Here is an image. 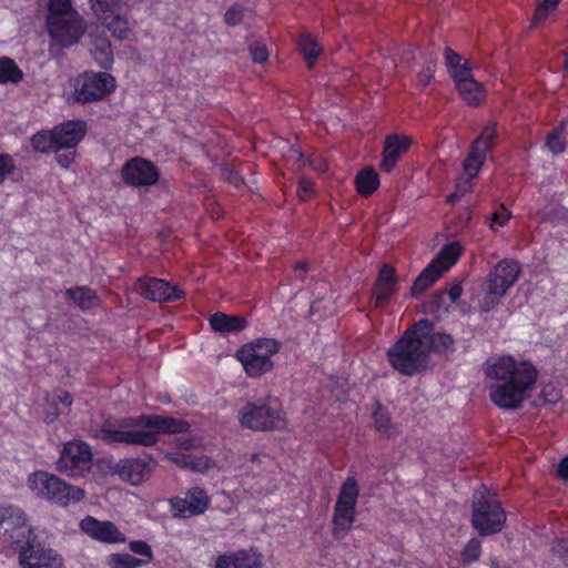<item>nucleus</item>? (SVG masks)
Listing matches in <instances>:
<instances>
[{
  "mask_svg": "<svg viewBox=\"0 0 568 568\" xmlns=\"http://www.w3.org/2000/svg\"><path fill=\"white\" fill-rule=\"evenodd\" d=\"M559 2L560 0H537L531 27L542 23L550 14L557 10Z\"/></svg>",
  "mask_w": 568,
  "mask_h": 568,
  "instance_id": "obj_40",
  "label": "nucleus"
},
{
  "mask_svg": "<svg viewBox=\"0 0 568 568\" xmlns=\"http://www.w3.org/2000/svg\"><path fill=\"white\" fill-rule=\"evenodd\" d=\"M58 150L74 149L84 138L87 126L83 121H68L54 128Z\"/></svg>",
  "mask_w": 568,
  "mask_h": 568,
  "instance_id": "obj_23",
  "label": "nucleus"
},
{
  "mask_svg": "<svg viewBox=\"0 0 568 568\" xmlns=\"http://www.w3.org/2000/svg\"><path fill=\"white\" fill-rule=\"evenodd\" d=\"M166 458L176 465L187 468L194 471H206L214 467L215 463L206 457V456H197L193 454H179V453H168Z\"/></svg>",
  "mask_w": 568,
  "mask_h": 568,
  "instance_id": "obj_28",
  "label": "nucleus"
},
{
  "mask_svg": "<svg viewBox=\"0 0 568 568\" xmlns=\"http://www.w3.org/2000/svg\"><path fill=\"white\" fill-rule=\"evenodd\" d=\"M103 23L113 38L118 40L129 39L132 33V28L130 27L129 21L120 14H113L106 21H103Z\"/></svg>",
  "mask_w": 568,
  "mask_h": 568,
  "instance_id": "obj_36",
  "label": "nucleus"
},
{
  "mask_svg": "<svg viewBox=\"0 0 568 568\" xmlns=\"http://www.w3.org/2000/svg\"><path fill=\"white\" fill-rule=\"evenodd\" d=\"M32 527L26 513L18 506L0 501V540L17 545L30 538Z\"/></svg>",
  "mask_w": 568,
  "mask_h": 568,
  "instance_id": "obj_14",
  "label": "nucleus"
},
{
  "mask_svg": "<svg viewBox=\"0 0 568 568\" xmlns=\"http://www.w3.org/2000/svg\"><path fill=\"white\" fill-rule=\"evenodd\" d=\"M121 176L126 185L148 187L159 181L160 174L152 162L143 158H133L122 166Z\"/></svg>",
  "mask_w": 568,
  "mask_h": 568,
  "instance_id": "obj_17",
  "label": "nucleus"
},
{
  "mask_svg": "<svg viewBox=\"0 0 568 568\" xmlns=\"http://www.w3.org/2000/svg\"><path fill=\"white\" fill-rule=\"evenodd\" d=\"M300 49L308 64L312 67L317 57L321 54L322 49L317 41L310 34H303L300 39Z\"/></svg>",
  "mask_w": 568,
  "mask_h": 568,
  "instance_id": "obj_39",
  "label": "nucleus"
},
{
  "mask_svg": "<svg viewBox=\"0 0 568 568\" xmlns=\"http://www.w3.org/2000/svg\"><path fill=\"white\" fill-rule=\"evenodd\" d=\"M187 422L158 415H141L121 420L118 425L105 423L100 436L115 443L151 446L161 434L185 433Z\"/></svg>",
  "mask_w": 568,
  "mask_h": 568,
  "instance_id": "obj_3",
  "label": "nucleus"
},
{
  "mask_svg": "<svg viewBox=\"0 0 568 568\" xmlns=\"http://www.w3.org/2000/svg\"><path fill=\"white\" fill-rule=\"evenodd\" d=\"M395 271L388 265H384L379 272L378 280L374 290V302L376 306L385 305L395 290Z\"/></svg>",
  "mask_w": 568,
  "mask_h": 568,
  "instance_id": "obj_26",
  "label": "nucleus"
},
{
  "mask_svg": "<svg viewBox=\"0 0 568 568\" xmlns=\"http://www.w3.org/2000/svg\"><path fill=\"white\" fill-rule=\"evenodd\" d=\"M31 144L34 151L40 153L59 152L54 129L52 131L42 130L37 132L31 138Z\"/></svg>",
  "mask_w": 568,
  "mask_h": 568,
  "instance_id": "obj_35",
  "label": "nucleus"
},
{
  "mask_svg": "<svg viewBox=\"0 0 568 568\" xmlns=\"http://www.w3.org/2000/svg\"><path fill=\"white\" fill-rule=\"evenodd\" d=\"M313 193V183L307 179H302L297 187V195L302 201H306Z\"/></svg>",
  "mask_w": 568,
  "mask_h": 568,
  "instance_id": "obj_52",
  "label": "nucleus"
},
{
  "mask_svg": "<svg viewBox=\"0 0 568 568\" xmlns=\"http://www.w3.org/2000/svg\"><path fill=\"white\" fill-rule=\"evenodd\" d=\"M170 504L175 517L189 518L203 514L209 507L210 499L202 488L193 487L184 497H175Z\"/></svg>",
  "mask_w": 568,
  "mask_h": 568,
  "instance_id": "obj_19",
  "label": "nucleus"
},
{
  "mask_svg": "<svg viewBox=\"0 0 568 568\" xmlns=\"http://www.w3.org/2000/svg\"><path fill=\"white\" fill-rule=\"evenodd\" d=\"M224 19L229 26H237L243 19V8L239 4L232 6L226 11Z\"/></svg>",
  "mask_w": 568,
  "mask_h": 568,
  "instance_id": "obj_49",
  "label": "nucleus"
},
{
  "mask_svg": "<svg viewBox=\"0 0 568 568\" xmlns=\"http://www.w3.org/2000/svg\"><path fill=\"white\" fill-rule=\"evenodd\" d=\"M520 273L517 262L504 260L499 262L487 275L478 295V303L483 311L488 312L499 304L508 290L516 283Z\"/></svg>",
  "mask_w": 568,
  "mask_h": 568,
  "instance_id": "obj_6",
  "label": "nucleus"
},
{
  "mask_svg": "<svg viewBox=\"0 0 568 568\" xmlns=\"http://www.w3.org/2000/svg\"><path fill=\"white\" fill-rule=\"evenodd\" d=\"M452 346L449 335L436 332L429 321L420 320L387 349V361L399 374L413 376L427 368L433 352H444Z\"/></svg>",
  "mask_w": 568,
  "mask_h": 568,
  "instance_id": "obj_2",
  "label": "nucleus"
},
{
  "mask_svg": "<svg viewBox=\"0 0 568 568\" xmlns=\"http://www.w3.org/2000/svg\"><path fill=\"white\" fill-rule=\"evenodd\" d=\"M505 521L506 513L494 494L488 490L475 494L471 524L481 536L500 531Z\"/></svg>",
  "mask_w": 568,
  "mask_h": 568,
  "instance_id": "obj_9",
  "label": "nucleus"
},
{
  "mask_svg": "<svg viewBox=\"0 0 568 568\" xmlns=\"http://www.w3.org/2000/svg\"><path fill=\"white\" fill-rule=\"evenodd\" d=\"M358 484L354 477L344 481L333 514V536L343 538L352 528L355 520V507L358 498Z\"/></svg>",
  "mask_w": 568,
  "mask_h": 568,
  "instance_id": "obj_12",
  "label": "nucleus"
},
{
  "mask_svg": "<svg viewBox=\"0 0 568 568\" xmlns=\"http://www.w3.org/2000/svg\"><path fill=\"white\" fill-rule=\"evenodd\" d=\"M129 548L132 552L143 556L146 558L145 562L153 560V552L151 547L142 540H133L129 544Z\"/></svg>",
  "mask_w": 568,
  "mask_h": 568,
  "instance_id": "obj_47",
  "label": "nucleus"
},
{
  "mask_svg": "<svg viewBox=\"0 0 568 568\" xmlns=\"http://www.w3.org/2000/svg\"><path fill=\"white\" fill-rule=\"evenodd\" d=\"M445 63L455 81L456 88L467 104H477L485 98L484 87L477 82L469 68L467 60L450 49L445 50Z\"/></svg>",
  "mask_w": 568,
  "mask_h": 568,
  "instance_id": "obj_10",
  "label": "nucleus"
},
{
  "mask_svg": "<svg viewBox=\"0 0 568 568\" xmlns=\"http://www.w3.org/2000/svg\"><path fill=\"white\" fill-rule=\"evenodd\" d=\"M114 470L123 480L134 486L141 484L150 473L148 464L141 459L122 460L115 465Z\"/></svg>",
  "mask_w": 568,
  "mask_h": 568,
  "instance_id": "obj_25",
  "label": "nucleus"
},
{
  "mask_svg": "<svg viewBox=\"0 0 568 568\" xmlns=\"http://www.w3.org/2000/svg\"><path fill=\"white\" fill-rule=\"evenodd\" d=\"M357 192L363 196L373 194L379 186V178L373 168H365L355 178Z\"/></svg>",
  "mask_w": 568,
  "mask_h": 568,
  "instance_id": "obj_31",
  "label": "nucleus"
},
{
  "mask_svg": "<svg viewBox=\"0 0 568 568\" xmlns=\"http://www.w3.org/2000/svg\"><path fill=\"white\" fill-rule=\"evenodd\" d=\"M285 158L298 165L304 163L302 151L297 145H291L285 153Z\"/></svg>",
  "mask_w": 568,
  "mask_h": 568,
  "instance_id": "obj_53",
  "label": "nucleus"
},
{
  "mask_svg": "<svg viewBox=\"0 0 568 568\" xmlns=\"http://www.w3.org/2000/svg\"><path fill=\"white\" fill-rule=\"evenodd\" d=\"M462 293H463V288L458 284L453 285L448 291V295L453 302L457 301L460 297Z\"/></svg>",
  "mask_w": 568,
  "mask_h": 568,
  "instance_id": "obj_56",
  "label": "nucleus"
},
{
  "mask_svg": "<svg viewBox=\"0 0 568 568\" xmlns=\"http://www.w3.org/2000/svg\"><path fill=\"white\" fill-rule=\"evenodd\" d=\"M412 144V140L405 135H389L385 140L383 160L381 162V168L385 172H390L398 159L407 152Z\"/></svg>",
  "mask_w": 568,
  "mask_h": 568,
  "instance_id": "obj_24",
  "label": "nucleus"
},
{
  "mask_svg": "<svg viewBox=\"0 0 568 568\" xmlns=\"http://www.w3.org/2000/svg\"><path fill=\"white\" fill-rule=\"evenodd\" d=\"M53 398H55L57 404L62 405L63 407H70L73 398L72 396L67 392H59L52 395Z\"/></svg>",
  "mask_w": 568,
  "mask_h": 568,
  "instance_id": "obj_54",
  "label": "nucleus"
},
{
  "mask_svg": "<svg viewBox=\"0 0 568 568\" xmlns=\"http://www.w3.org/2000/svg\"><path fill=\"white\" fill-rule=\"evenodd\" d=\"M73 14H79L72 7L71 0H49L48 23H55L61 19H69Z\"/></svg>",
  "mask_w": 568,
  "mask_h": 568,
  "instance_id": "obj_34",
  "label": "nucleus"
},
{
  "mask_svg": "<svg viewBox=\"0 0 568 568\" xmlns=\"http://www.w3.org/2000/svg\"><path fill=\"white\" fill-rule=\"evenodd\" d=\"M511 212L504 205H498L488 219V226L493 232H497L499 227L506 225L510 220Z\"/></svg>",
  "mask_w": 568,
  "mask_h": 568,
  "instance_id": "obj_41",
  "label": "nucleus"
},
{
  "mask_svg": "<svg viewBox=\"0 0 568 568\" xmlns=\"http://www.w3.org/2000/svg\"><path fill=\"white\" fill-rule=\"evenodd\" d=\"M92 453L90 446L81 440H71L64 444L58 460L60 471L70 477H81L90 471Z\"/></svg>",
  "mask_w": 568,
  "mask_h": 568,
  "instance_id": "obj_16",
  "label": "nucleus"
},
{
  "mask_svg": "<svg viewBox=\"0 0 568 568\" xmlns=\"http://www.w3.org/2000/svg\"><path fill=\"white\" fill-rule=\"evenodd\" d=\"M546 146L552 154H559L565 150V141L561 128L554 130L547 136Z\"/></svg>",
  "mask_w": 568,
  "mask_h": 568,
  "instance_id": "obj_44",
  "label": "nucleus"
},
{
  "mask_svg": "<svg viewBox=\"0 0 568 568\" xmlns=\"http://www.w3.org/2000/svg\"><path fill=\"white\" fill-rule=\"evenodd\" d=\"M541 397L546 403L555 404L561 398V394L555 385L547 384L541 389Z\"/></svg>",
  "mask_w": 568,
  "mask_h": 568,
  "instance_id": "obj_50",
  "label": "nucleus"
},
{
  "mask_svg": "<svg viewBox=\"0 0 568 568\" xmlns=\"http://www.w3.org/2000/svg\"><path fill=\"white\" fill-rule=\"evenodd\" d=\"M27 541L20 547L18 564L20 568H65V559L57 549L41 542Z\"/></svg>",
  "mask_w": 568,
  "mask_h": 568,
  "instance_id": "obj_15",
  "label": "nucleus"
},
{
  "mask_svg": "<svg viewBox=\"0 0 568 568\" xmlns=\"http://www.w3.org/2000/svg\"><path fill=\"white\" fill-rule=\"evenodd\" d=\"M23 79V71L9 57L0 58V83L1 84H17Z\"/></svg>",
  "mask_w": 568,
  "mask_h": 568,
  "instance_id": "obj_32",
  "label": "nucleus"
},
{
  "mask_svg": "<svg viewBox=\"0 0 568 568\" xmlns=\"http://www.w3.org/2000/svg\"><path fill=\"white\" fill-rule=\"evenodd\" d=\"M136 291L154 302H170L184 297V292L160 278H143L136 284Z\"/></svg>",
  "mask_w": 568,
  "mask_h": 568,
  "instance_id": "obj_20",
  "label": "nucleus"
},
{
  "mask_svg": "<svg viewBox=\"0 0 568 568\" xmlns=\"http://www.w3.org/2000/svg\"><path fill=\"white\" fill-rule=\"evenodd\" d=\"M565 69L568 70V53H567V58H566V62H565Z\"/></svg>",
  "mask_w": 568,
  "mask_h": 568,
  "instance_id": "obj_60",
  "label": "nucleus"
},
{
  "mask_svg": "<svg viewBox=\"0 0 568 568\" xmlns=\"http://www.w3.org/2000/svg\"><path fill=\"white\" fill-rule=\"evenodd\" d=\"M27 487L34 497L62 507L77 504L85 496L82 488L70 485L45 470L31 473L27 478Z\"/></svg>",
  "mask_w": 568,
  "mask_h": 568,
  "instance_id": "obj_4",
  "label": "nucleus"
},
{
  "mask_svg": "<svg viewBox=\"0 0 568 568\" xmlns=\"http://www.w3.org/2000/svg\"><path fill=\"white\" fill-rule=\"evenodd\" d=\"M489 565H490V568H499L498 561L494 557L489 559Z\"/></svg>",
  "mask_w": 568,
  "mask_h": 568,
  "instance_id": "obj_58",
  "label": "nucleus"
},
{
  "mask_svg": "<svg viewBox=\"0 0 568 568\" xmlns=\"http://www.w3.org/2000/svg\"><path fill=\"white\" fill-rule=\"evenodd\" d=\"M71 85L77 101L94 102L114 91L115 79L106 72H84L74 78Z\"/></svg>",
  "mask_w": 568,
  "mask_h": 568,
  "instance_id": "obj_13",
  "label": "nucleus"
},
{
  "mask_svg": "<svg viewBox=\"0 0 568 568\" xmlns=\"http://www.w3.org/2000/svg\"><path fill=\"white\" fill-rule=\"evenodd\" d=\"M92 41L91 53L98 64L102 68H109L113 63V53L111 42L106 37H97L90 32Z\"/></svg>",
  "mask_w": 568,
  "mask_h": 568,
  "instance_id": "obj_29",
  "label": "nucleus"
},
{
  "mask_svg": "<svg viewBox=\"0 0 568 568\" xmlns=\"http://www.w3.org/2000/svg\"><path fill=\"white\" fill-rule=\"evenodd\" d=\"M224 175H225V179H227L235 186H240L243 183L242 176L234 170L225 169Z\"/></svg>",
  "mask_w": 568,
  "mask_h": 568,
  "instance_id": "obj_55",
  "label": "nucleus"
},
{
  "mask_svg": "<svg viewBox=\"0 0 568 568\" xmlns=\"http://www.w3.org/2000/svg\"><path fill=\"white\" fill-rule=\"evenodd\" d=\"M480 554L481 542L480 540L473 538L463 548L460 552V560L466 565H470L479 559Z\"/></svg>",
  "mask_w": 568,
  "mask_h": 568,
  "instance_id": "obj_42",
  "label": "nucleus"
},
{
  "mask_svg": "<svg viewBox=\"0 0 568 568\" xmlns=\"http://www.w3.org/2000/svg\"><path fill=\"white\" fill-rule=\"evenodd\" d=\"M144 564V560L125 552L111 554L106 558V565L110 568H139Z\"/></svg>",
  "mask_w": 568,
  "mask_h": 568,
  "instance_id": "obj_38",
  "label": "nucleus"
},
{
  "mask_svg": "<svg viewBox=\"0 0 568 568\" xmlns=\"http://www.w3.org/2000/svg\"><path fill=\"white\" fill-rule=\"evenodd\" d=\"M250 54L252 60L257 63H264L268 59V51L266 47L260 42H254L250 45Z\"/></svg>",
  "mask_w": 568,
  "mask_h": 568,
  "instance_id": "obj_48",
  "label": "nucleus"
},
{
  "mask_svg": "<svg viewBox=\"0 0 568 568\" xmlns=\"http://www.w3.org/2000/svg\"><path fill=\"white\" fill-rule=\"evenodd\" d=\"M140 0H89L93 14L103 21H106L113 13L123 6L134 4Z\"/></svg>",
  "mask_w": 568,
  "mask_h": 568,
  "instance_id": "obj_30",
  "label": "nucleus"
},
{
  "mask_svg": "<svg viewBox=\"0 0 568 568\" xmlns=\"http://www.w3.org/2000/svg\"><path fill=\"white\" fill-rule=\"evenodd\" d=\"M558 474L562 478H568V456L560 462L558 466Z\"/></svg>",
  "mask_w": 568,
  "mask_h": 568,
  "instance_id": "obj_57",
  "label": "nucleus"
},
{
  "mask_svg": "<svg viewBox=\"0 0 568 568\" xmlns=\"http://www.w3.org/2000/svg\"><path fill=\"white\" fill-rule=\"evenodd\" d=\"M79 527L87 536L102 544H124L126 536L110 520H99L93 516L81 519Z\"/></svg>",
  "mask_w": 568,
  "mask_h": 568,
  "instance_id": "obj_18",
  "label": "nucleus"
},
{
  "mask_svg": "<svg viewBox=\"0 0 568 568\" xmlns=\"http://www.w3.org/2000/svg\"><path fill=\"white\" fill-rule=\"evenodd\" d=\"M242 427L252 430H273L285 426V413L277 397L266 396L246 403L239 409Z\"/></svg>",
  "mask_w": 568,
  "mask_h": 568,
  "instance_id": "obj_5",
  "label": "nucleus"
},
{
  "mask_svg": "<svg viewBox=\"0 0 568 568\" xmlns=\"http://www.w3.org/2000/svg\"><path fill=\"white\" fill-rule=\"evenodd\" d=\"M210 325L214 332L230 334L243 331L247 322L243 316L217 312L210 317Z\"/></svg>",
  "mask_w": 568,
  "mask_h": 568,
  "instance_id": "obj_27",
  "label": "nucleus"
},
{
  "mask_svg": "<svg viewBox=\"0 0 568 568\" xmlns=\"http://www.w3.org/2000/svg\"><path fill=\"white\" fill-rule=\"evenodd\" d=\"M436 70V62L433 57H428L424 67L417 74V83L420 87H426L434 77Z\"/></svg>",
  "mask_w": 568,
  "mask_h": 568,
  "instance_id": "obj_45",
  "label": "nucleus"
},
{
  "mask_svg": "<svg viewBox=\"0 0 568 568\" xmlns=\"http://www.w3.org/2000/svg\"><path fill=\"white\" fill-rule=\"evenodd\" d=\"M16 170V163L10 155L0 154V183H3Z\"/></svg>",
  "mask_w": 568,
  "mask_h": 568,
  "instance_id": "obj_46",
  "label": "nucleus"
},
{
  "mask_svg": "<svg viewBox=\"0 0 568 568\" xmlns=\"http://www.w3.org/2000/svg\"><path fill=\"white\" fill-rule=\"evenodd\" d=\"M263 556L254 548L227 551L214 560V568H262Z\"/></svg>",
  "mask_w": 568,
  "mask_h": 568,
  "instance_id": "obj_22",
  "label": "nucleus"
},
{
  "mask_svg": "<svg viewBox=\"0 0 568 568\" xmlns=\"http://www.w3.org/2000/svg\"><path fill=\"white\" fill-rule=\"evenodd\" d=\"M463 252L464 245L458 241L445 244L416 278L412 288L413 293H420L432 286L457 263Z\"/></svg>",
  "mask_w": 568,
  "mask_h": 568,
  "instance_id": "obj_11",
  "label": "nucleus"
},
{
  "mask_svg": "<svg viewBox=\"0 0 568 568\" xmlns=\"http://www.w3.org/2000/svg\"><path fill=\"white\" fill-rule=\"evenodd\" d=\"M317 308H318V304H317V303H314V304L312 305V313H314Z\"/></svg>",
  "mask_w": 568,
  "mask_h": 568,
  "instance_id": "obj_59",
  "label": "nucleus"
},
{
  "mask_svg": "<svg viewBox=\"0 0 568 568\" xmlns=\"http://www.w3.org/2000/svg\"><path fill=\"white\" fill-rule=\"evenodd\" d=\"M489 399L501 409H518L526 402L538 379L536 366L509 354L489 357L483 365Z\"/></svg>",
  "mask_w": 568,
  "mask_h": 568,
  "instance_id": "obj_1",
  "label": "nucleus"
},
{
  "mask_svg": "<svg viewBox=\"0 0 568 568\" xmlns=\"http://www.w3.org/2000/svg\"><path fill=\"white\" fill-rule=\"evenodd\" d=\"M67 295L82 310H91L98 307L100 304V300L97 294L88 287L68 290Z\"/></svg>",
  "mask_w": 568,
  "mask_h": 568,
  "instance_id": "obj_33",
  "label": "nucleus"
},
{
  "mask_svg": "<svg viewBox=\"0 0 568 568\" xmlns=\"http://www.w3.org/2000/svg\"><path fill=\"white\" fill-rule=\"evenodd\" d=\"M495 135V126L487 125L474 142L471 151L463 164V174L459 178L457 190L448 195L449 203H455L469 190V183L478 175Z\"/></svg>",
  "mask_w": 568,
  "mask_h": 568,
  "instance_id": "obj_8",
  "label": "nucleus"
},
{
  "mask_svg": "<svg viewBox=\"0 0 568 568\" xmlns=\"http://www.w3.org/2000/svg\"><path fill=\"white\" fill-rule=\"evenodd\" d=\"M280 345L271 338H258L241 346L236 359L242 364L246 375L256 378L267 373L274 366L273 357L278 353Z\"/></svg>",
  "mask_w": 568,
  "mask_h": 568,
  "instance_id": "obj_7",
  "label": "nucleus"
},
{
  "mask_svg": "<svg viewBox=\"0 0 568 568\" xmlns=\"http://www.w3.org/2000/svg\"><path fill=\"white\" fill-rule=\"evenodd\" d=\"M373 419L376 430L382 436H390L393 434L394 427L392 425L389 414L378 403L373 407Z\"/></svg>",
  "mask_w": 568,
  "mask_h": 568,
  "instance_id": "obj_37",
  "label": "nucleus"
},
{
  "mask_svg": "<svg viewBox=\"0 0 568 568\" xmlns=\"http://www.w3.org/2000/svg\"><path fill=\"white\" fill-rule=\"evenodd\" d=\"M564 551H567L568 550V546H567V542L565 541V546L562 547Z\"/></svg>",
  "mask_w": 568,
  "mask_h": 568,
  "instance_id": "obj_61",
  "label": "nucleus"
},
{
  "mask_svg": "<svg viewBox=\"0 0 568 568\" xmlns=\"http://www.w3.org/2000/svg\"><path fill=\"white\" fill-rule=\"evenodd\" d=\"M60 414L61 412L55 402V398H53L52 396H47L41 413L43 422L47 424H51L59 417Z\"/></svg>",
  "mask_w": 568,
  "mask_h": 568,
  "instance_id": "obj_43",
  "label": "nucleus"
},
{
  "mask_svg": "<svg viewBox=\"0 0 568 568\" xmlns=\"http://www.w3.org/2000/svg\"><path fill=\"white\" fill-rule=\"evenodd\" d=\"M50 36L62 47H70L79 41L84 32L83 19L73 14L69 19H61L55 23H48Z\"/></svg>",
  "mask_w": 568,
  "mask_h": 568,
  "instance_id": "obj_21",
  "label": "nucleus"
},
{
  "mask_svg": "<svg viewBox=\"0 0 568 568\" xmlns=\"http://www.w3.org/2000/svg\"><path fill=\"white\" fill-rule=\"evenodd\" d=\"M55 159L58 163L67 169L71 165L74 160L75 151L74 149H63L62 151L55 152Z\"/></svg>",
  "mask_w": 568,
  "mask_h": 568,
  "instance_id": "obj_51",
  "label": "nucleus"
}]
</instances>
